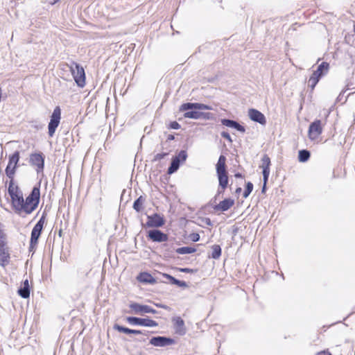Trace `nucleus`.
Returning a JSON list of instances; mask_svg holds the SVG:
<instances>
[{
	"label": "nucleus",
	"mask_w": 355,
	"mask_h": 355,
	"mask_svg": "<svg viewBox=\"0 0 355 355\" xmlns=\"http://www.w3.org/2000/svg\"><path fill=\"white\" fill-rule=\"evenodd\" d=\"M146 237L153 242L162 243L167 241L168 236L159 229H152L147 232Z\"/></svg>",
	"instance_id": "nucleus-11"
},
{
	"label": "nucleus",
	"mask_w": 355,
	"mask_h": 355,
	"mask_svg": "<svg viewBox=\"0 0 355 355\" xmlns=\"http://www.w3.org/2000/svg\"><path fill=\"white\" fill-rule=\"evenodd\" d=\"M270 158L266 154L263 155L261 159V165L262 168V174L263 176H269L270 175Z\"/></svg>",
	"instance_id": "nucleus-23"
},
{
	"label": "nucleus",
	"mask_w": 355,
	"mask_h": 355,
	"mask_svg": "<svg viewBox=\"0 0 355 355\" xmlns=\"http://www.w3.org/2000/svg\"><path fill=\"white\" fill-rule=\"evenodd\" d=\"M217 198L218 197L215 196L213 198H211L210 200V201L209 202L208 205L211 206L213 207V205H216V202Z\"/></svg>",
	"instance_id": "nucleus-48"
},
{
	"label": "nucleus",
	"mask_w": 355,
	"mask_h": 355,
	"mask_svg": "<svg viewBox=\"0 0 355 355\" xmlns=\"http://www.w3.org/2000/svg\"><path fill=\"white\" fill-rule=\"evenodd\" d=\"M184 118L193 119H212L213 114L210 112H203L198 111V110H193L188 112H186L183 114Z\"/></svg>",
	"instance_id": "nucleus-13"
},
{
	"label": "nucleus",
	"mask_w": 355,
	"mask_h": 355,
	"mask_svg": "<svg viewBox=\"0 0 355 355\" xmlns=\"http://www.w3.org/2000/svg\"><path fill=\"white\" fill-rule=\"evenodd\" d=\"M46 214L44 212L39 219V220L37 222V223L34 225L33 228L32 229L31 234V239H30V243L28 247V251L30 252H33V254L35 252L39 239L42 233L45 220H46Z\"/></svg>",
	"instance_id": "nucleus-4"
},
{
	"label": "nucleus",
	"mask_w": 355,
	"mask_h": 355,
	"mask_svg": "<svg viewBox=\"0 0 355 355\" xmlns=\"http://www.w3.org/2000/svg\"><path fill=\"white\" fill-rule=\"evenodd\" d=\"M17 172V170L14 168H11V167H7L5 169V173L6 176L9 178L8 182V188L10 189L12 187H16L17 184L15 183V175Z\"/></svg>",
	"instance_id": "nucleus-24"
},
{
	"label": "nucleus",
	"mask_w": 355,
	"mask_h": 355,
	"mask_svg": "<svg viewBox=\"0 0 355 355\" xmlns=\"http://www.w3.org/2000/svg\"><path fill=\"white\" fill-rule=\"evenodd\" d=\"M60 1V0H53V1L51 2V4H55V3H58Z\"/></svg>",
	"instance_id": "nucleus-54"
},
{
	"label": "nucleus",
	"mask_w": 355,
	"mask_h": 355,
	"mask_svg": "<svg viewBox=\"0 0 355 355\" xmlns=\"http://www.w3.org/2000/svg\"><path fill=\"white\" fill-rule=\"evenodd\" d=\"M113 329L114 330L118 331L119 332H121L125 334H132V329L123 327L122 325H120L119 324H114L113 326Z\"/></svg>",
	"instance_id": "nucleus-34"
},
{
	"label": "nucleus",
	"mask_w": 355,
	"mask_h": 355,
	"mask_svg": "<svg viewBox=\"0 0 355 355\" xmlns=\"http://www.w3.org/2000/svg\"><path fill=\"white\" fill-rule=\"evenodd\" d=\"M248 116L249 118L262 125H265L266 124V119L263 113H261L258 110L250 108L248 110Z\"/></svg>",
	"instance_id": "nucleus-15"
},
{
	"label": "nucleus",
	"mask_w": 355,
	"mask_h": 355,
	"mask_svg": "<svg viewBox=\"0 0 355 355\" xmlns=\"http://www.w3.org/2000/svg\"><path fill=\"white\" fill-rule=\"evenodd\" d=\"M137 280L141 283L146 284H154L157 282L156 279L147 272H140L137 276Z\"/></svg>",
	"instance_id": "nucleus-21"
},
{
	"label": "nucleus",
	"mask_w": 355,
	"mask_h": 355,
	"mask_svg": "<svg viewBox=\"0 0 355 355\" xmlns=\"http://www.w3.org/2000/svg\"><path fill=\"white\" fill-rule=\"evenodd\" d=\"M220 122L222 125L228 128H234L240 132L244 133L245 132V128L236 121L230 119H222Z\"/></svg>",
	"instance_id": "nucleus-17"
},
{
	"label": "nucleus",
	"mask_w": 355,
	"mask_h": 355,
	"mask_svg": "<svg viewBox=\"0 0 355 355\" xmlns=\"http://www.w3.org/2000/svg\"><path fill=\"white\" fill-rule=\"evenodd\" d=\"M268 178L269 176H263V186H262V188H261V193H265L266 191V189H267V182L268 181Z\"/></svg>",
	"instance_id": "nucleus-41"
},
{
	"label": "nucleus",
	"mask_w": 355,
	"mask_h": 355,
	"mask_svg": "<svg viewBox=\"0 0 355 355\" xmlns=\"http://www.w3.org/2000/svg\"><path fill=\"white\" fill-rule=\"evenodd\" d=\"M10 261V248L8 245L7 235L0 224V266L5 268Z\"/></svg>",
	"instance_id": "nucleus-5"
},
{
	"label": "nucleus",
	"mask_w": 355,
	"mask_h": 355,
	"mask_svg": "<svg viewBox=\"0 0 355 355\" xmlns=\"http://www.w3.org/2000/svg\"><path fill=\"white\" fill-rule=\"evenodd\" d=\"M174 139H175L174 135H168L167 140L172 141V140H174Z\"/></svg>",
	"instance_id": "nucleus-50"
},
{
	"label": "nucleus",
	"mask_w": 355,
	"mask_h": 355,
	"mask_svg": "<svg viewBox=\"0 0 355 355\" xmlns=\"http://www.w3.org/2000/svg\"><path fill=\"white\" fill-rule=\"evenodd\" d=\"M187 151L185 150H181L178 155L172 158V159L177 161L178 163L182 164L187 160Z\"/></svg>",
	"instance_id": "nucleus-29"
},
{
	"label": "nucleus",
	"mask_w": 355,
	"mask_h": 355,
	"mask_svg": "<svg viewBox=\"0 0 355 355\" xmlns=\"http://www.w3.org/2000/svg\"><path fill=\"white\" fill-rule=\"evenodd\" d=\"M347 89H350V86H349V84H347V89H346V90H347Z\"/></svg>",
	"instance_id": "nucleus-56"
},
{
	"label": "nucleus",
	"mask_w": 355,
	"mask_h": 355,
	"mask_svg": "<svg viewBox=\"0 0 355 355\" xmlns=\"http://www.w3.org/2000/svg\"><path fill=\"white\" fill-rule=\"evenodd\" d=\"M20 159V153L18 150L15 151L12 154L9 155L8 163L7 167H11L15 170H17L19 167V162Z\"/></svg>",
	"instance_id": "nucleus-20"
},
{
	"label": "nucleus",
	"mask_w": 355,
	"mask_h": 355,
	"mask_svg": "<svg viewBox=\"0 0 355 355\" xmlns=\"http://www.w3.org/2000/svg\"><path fill=\"white\" fill-rule=\"evenodd\" d=\"M145 202V198L140 196L133 202L132 207L137 212H140L143 209V205Z\"/></svg>",
	"instance_id": "nucleus-27"
},
{
	"label": "nucleus",
	"mask_w": 355,
	"mask_h": 355,
	"mask_svg": "<svg viewBox=\"0 0 355 355\" xmlns=\"http://www.w3.org/2000/svg\"><path fill=\"white\" fill-rule=\"evenodd\" d=\"M180 164L178 163L177 161H174L173 159H171V162L170 164V166H168L167 169V173L169 175H171L174 173H175L180 168Z\"/></svg>",
	"instance_id": "nucleus-32"
},
{
	"label": "nucleus",
	"mask_w": 355,
	"mask_h": 355,
	"mask_svg": "<svg viewBox=\"0 0 355 355\" xmlns=\"http://www.w3.org/2000/svg\"><path fill=\"white\" fill-rule=\"evenodd\" d=\"M61 119V109L60 106H56L51 116L50 121L48 125V133L50 137H53L58 127Z\"/></svg>",
	"instance_id": "nucleus-8"
},
{
	"label": "nucleus",
	"mask_w": 355,
	"mask_h": 355,
	"mask_svg": "<svg viewBox=\"0 0 355 355\" xmlns=\"http://www.w3.org/2000/svg\"><path fill=\"white\" fill-rule=\"evenodd\" d=\"M67 65L69 67V70L76 85L79 87H84L85 85L86 76L83 66L74 61H71L70 64Z\"/></svg>",
	"instance_id": "nucleus-6"
},
{
	"label": "nucleus",
	"mask_w": 355,
	"mask_h": 355,
	"mask_svg": "<svg viewBox=\"0 0 355 355\" xmlns=\"http://www.w3.org/2000/svg\"><path fill=\"white\" fill-rule=\"evenodd\" d=\"M221 137L226 139L230 143H232V137L230 136V135L226 132V131H223L221 133Z\"/></svg>",
	"instance_id": "nucleus-43"
},
{
	"label": "nucleus",
	"mask_w": 355,
	"mask_h": 355,
	"mask_svg": "<svg viewBox=\"0 0 355 355\" xmlns=\"http://www.w3.org/2000/svg\"><path fill=\"white\" fill-rule=\"evenodd\" d=\"M178 269L180 272L184 273H195L197 272L196 269H192L189 268H179Z\"/></svg>",
	"instance_id": "nucleus-39"
},
{
	"label": "nucleus",
	"mask_w": 355,
	"mask_h": 355,
	"mask_svg": "<svg viewBox=\"0 0 355 355\" xmlns=\"http://www.w3.org/2000/svg\"><path fill=\"white\" fill-rule=\"evenodd\" d=\"M202 221L204 222L208 226L213 225V223L209 218H202Z\"/></svg>",
	"instance_id": "nucleus-46"
},
{
	"label": "nucleus",
	"mask_w": 355,
	"mask_h": 355,
	"mask_svg": "<svg viewBox=\"0 0 355 355\" xmlns=\"http://www.w3.org/2000/svg\"><path fill=\"white\" fill-rule=\"evenodd\" d=\"M234 205V200L230 198H225L219 203L213 205V209L215 212L221 211L224 212L229 210Z\"/></svg>",
	"instance_id": "nucleus-16"
},
{
	"label": "nucleus",
	"mask_w": 355,
	"mask_h": 355,
	"mask_svg": "<svg viewBox=\"0 0 355 355\" xmlns=\"http://www.w3.org/2000/svg\"><path fill=\"white\" fill-rule=\"evenodd\" d=\"M200 235L198 233H191L189 234V239H191V241H192L193 242H197L200 240Z\"/></svg>",
	"instance_id": "nucleus-42"
},
{
	"label": "nucleus",
	"mask_w": 355,
	"mask_h": 355,
	"mask_svg": "<svg viewBox=\"0 0 355 355\" xmlns=\"http://www.w3.org/2000/svg\"><path fill=\"white\" fill-rule=\"evenodd\" d=\"M176 286H178V287H181V288H187L188 287V284L186 282L181 281L179 279L177 282Z\"/></svg>",
	"instance_id": "nucleus-45"
},
{
	"label": "nucleus",
	"mask_w": 355,
	"mask_h": 355,
	"mask_svg": "<svg viewBox=\"0 0 355 355\" xmlns=\"http://www.w3.org/2000/svg\"><path fill=\"white\" fill-rule=\"evenodd\" d=\"M329 64L327 62H322L320 64L318 65L317 69L313 72V73L319 76L321 78L329 69Z\"/></svg>",
	"instance_id": "nucleus-25"
},
{
	"label": "nucleus",
	"mask_w": 355,
	"mask_h": 355,
	"mask_svg": "<svg viewBox=\"0 0 355 355\" xmlns=\"http://www.w3.org/2000/svg\"><path fill=\"white\" fill-rule=\"evenodd\" d=\"M253 190V184L251 182H248L245 184V190L243 193V196L247 198Z\"/></svg>",
	"instance_id": "nucleus-35"
},
{
	"label": "nucleus",
	"mask_w": 355,
	"mask_h": 355,
	"mask_svg": "<svg viewBox=\"0 0 355 355\" xmlns=\"http://www.w3.org/2000/svg\"><path fill=\"white\" fill-rule=\"evenodd\" d=\"M322 132V128L321 125V121L319 119L315 120L311 123L309 127V137L311 139H316Z\"/></svg>",
	"instance_id": "nucleus-14"
},
{
	"label": "nucleus",
	"mask_w": 355,
	"mask_h": 355,
	"mask_svg": "<svg viewBox=\"0 0 355 355\" xmlns=\"http://www.w3.org/2000/svg\"><path fill=\"white\" fill-rule=\"evenodd\" d=\"M241 191H242V189L241 187H238V188H236L235 193H240L241 192Z\"/></svg>",
	"instance_id": "nucleus-51"
},
{
	"label": "nucleus",
	"mask_w": 355,
	"mask_h": 355,
	"mask_svg": "<svg viewBox=\"0 0 355 355\" xmlns=\"http://www.w3.org/2000/svg\"><path fill=\"white\" fill-rule=\"evenodd\" d=\"M181 128V125L175 121L170 122L168 124V128L173 130H179Z\"/></svg>",
	"instance_id": "nucleus-40"
},
{
	"label": "nucleus",
	"mask_w": 355,
	"mask_h": 355,
	"mask_svg": "<svg viewBox=\"0 0 355 355\" xmlns=\"http://www.w3.org/2000/svg\"><path fill=\"white\" fill-rule=\"evenodd\" d=\"M129 307L132 309V313L144 315L146 313V304H141L137 302H132L129 304Z\"/></svg>",
	"instance_id": "nucleus-22"
},
{
	"label": "nucleus",
	"mask_w": 355,
	"mask_h": 355,
	"mask_svg": "<svg viewBox=\"0 0 355 355\" xmlns=\"http://www.w3.org/2000/svg\"><path fill=\"white\" fill-rule=\"evenodd\" d=\"M234 177L236 178H243V175L241 173L238 172V173H235Z\"/></svg>",
	"instance_id": "nucleus-49"
},
{
	"label": "nucleus",
	"mask_w": 355,
	"mask_h": 355,
	"mask_svg": "<svg viewBox=\"0 0 355 355\" xmlns=\"http://www.w3.org/2000/svg\"><path fill=\"white\" fill-rule=\"evenodd\" d=\"M212 252L211 254L208 256L209 258L214 259H218L222 254V249L219 245L214 244L211 247Z\"/></svg>",
	"instance_id": "nucleus-26"
},
{
	"label": "nucleus",
	"mask_w": 355,
	"mask_h": 355,
	"mask_svg": "<svg viewBox=\"0 0 355 355\" xmlns=\"http://www.w3.org/2000/svg\"><path fill=\"white\" fill-rule=\"evenodd\" d=\"M330 355V354H329Z\"/></svg>",
	"instance_id": "nucleus-57"
},
{
	"label": "nucleus",
	"mask_w": 355,
	"mask_h": 355,
	"mask_svg": "<svg viewBox=\"0 0 355 355\" xmlns=\"http://www.w3.org/2000/svg\"><path fill=\"white\" fill-rule=\"evenodd\" d=\"M58 236H59L60 237H61V236H62V229H60V230H59V232H58Z\"/></svg>",
	"instance_id": "nucleus-53"
},
{
	"label": "nucleus",
	"mask_w": 355,
	"mask_h": 355,
	"mask_svg": "<svg viewBox=\"0 0 355 355\" xmlns=\"http://www.w3.org/2000/svg\"><path fill=\"white\" fill-rule=\"evenodd\" d=\"M157 306H159V307H161V308H164V309H167V306L166 305H162V304H156Z\"/></svg>",
	"instance_id": "nucleus-52"
},
{
	"label": "nucleus",
	"mask_w": 355,
	"mask_h": 355,
	"mask_svg": "<svg viewBox=\"0 0 355 355\" xmlns=\"http://www.w3.org/2000/svg\"><path fill=\"white\" fill-rule=\"evenodd\" d=\"M196 248L191 246H184L178 248L175 250V252L180 254H191L196 252Z\"/></svg>",
	"instance_id": "nucleus-30"
},
{
	"label": "nucleus",
	"mask_w": 355,
	"mask_h": 355,
	"mask_svg": "<svg viewBox=\"0 0 355 355\" xmlns=\"http://www.w3.org/2000/svg\"><path fill=\"white\" fill-rule=\"evenodd\" d=\"M163 277H165L166 279H167L168 280H169L170 283L171 284H173V285H176L177 284V282H178V279H176L175 277H174L173 276L169 275V274H167V273H163Z\"/></svg>",
	"instance_id": "nucleus-37"
},
{
	"label": "nucleus",
	"mask_w": 355,
	"mask_h": 355,
	"mask_svg": "<svg viewBox=\"0 0 355 355\" xmlns=\"http://www.w3.org/2000/svg\"><path fill=\"white\" fill-rule=\"evenodd\" d=\"M168 155V153H157L154 156V158L153 159V162H156L157 160H160L164 159L165 157H166Z\"/></svg>",
	"instance_id": "nucleus-38"
},
{
	"label": "nucleus",
	"mask_w": 355,
	"mask_h": 355,
	"mask_svg": "<svg viewBox=\"0 0 355 355\" xmlns=\"http://www.w3.org/2000/svg\"><path fill=\"white\" fill-rule=\"evenodd\" d=\"M128 324L134 326L155 327L158 326V323L148 317L139 318L135 316H128L126 318Z\"/></svg>",
	"instance_id": "nucleus-7"
},
{
	"label": "nucleus",
	"mask_w": 355,
	"mask_h": 355,
	"mask_svg": "<svg viewBox=\"0 0 355 355\" xmlns=\"http://www.w3.org/2000/svg\"><path fill=\"white\" fill-rule=\"evenodd\" d=\"M148 220L144 225L147 227H154L158 229L165 225V219L159 214L155 213L147 216Z\"/></svg>",
	"instance_id": "nucleus-10"
},
{
	"label": "nucleus",
	"mask_w": 355,
	"mask_h": 355,
	"mask_svg": "<svg viewBox=\"0 0 355 355\" xmlns=\"http://www.w3.org/2000/svg\"><path fill=\"white\" fill-rule=\"evenodd\" d=\"M226 161V157L220 155L216 164V173L218 180V188L217 193L215 195L217 197L224 193L229 184V174Z\"/></svg>",
	"instance_id": "nucleus-1"
},
{
	"label": "nucleus",
	"mask_w": 355,
	"mask_h": 355,
	"mask_svg": "<svg viewBox=\"0 0 355 355\" xmlns=\"http://www.w3.org/2000/svg\"><path fill=\"white\" fill-rule=\"evenodd\" d=\"M311 157V153L309 150L303 149L300 150L298 152V160L300 162H307Z\"/></svg>",
	"instance_id": "nucleus-28"
},
{
	"label": "nucleus",
	"mask_w": 355,
	"mask_h": 355,
	"mask_svg": "<svg viewBox=\"0 0 355 355\" xmlns=\"http://www.w3.org/2000/svg\"><path fill=\"white\" fill-rule=\"evenodd\" d=\"M196 110H198V111L206 110H212L211 106L203 103H196Z\"/></svg>",
	"instance_id": "nucleus-36"
},
{
	"label": "nucleus",
	"mask_w": 355,
	"mask_h": 355,
	"mask_svg": "<svg viewBox=\"0 0 355 355\" xmlns=\"http://www.w3.org/2000/svg\"><path fill=\"white\" fill-rule=\"evenodd\" d=\"M40 200V184L34 186L31 193L24 199V215L32 214L38 207Z\"/></svg>",
	"instance_id": "nucleus-3"
},
{
	"label": "nucleus",
	"mask_w": 355,
	"mask_h": 355,
	"mask_svg": "<svg viewBox=\"0 0 355 355\" xmlns=\"http://www.w3.org/2000/svg\"><path fill=\"white\" fill-rule=\"evenodd\" d=\"M8 193L10 197L11 207L15 213L21 217H25L24 214V198L22 191L18 185L8 189Z\"/></svg>",
	"instance_id": "nucleus-2"
},
{
	"label": "nucleus",
	"mask_w": 355,
	"mask_h": 355,
	"mask_svg": "<svg viewBox=\"0 0 355 355\" xmlns=\"http://www.w3.org/2000/svg\"><path fill=\"white\" fill-rule=\"evenodd\" d=\"M149 343L155 347H166L175 343V340L170 337L157 336L152 337Z\"/></svg>",
	"instance_id": "nucleus-12"
},
{
	"label": "nucleus",
	"mask_w": 355,
	"mask_h": 355,
	"mask_svg": "<svg viewBox=\"0 0 355 355\" xmlns=\"http://www.w3.org/2000/svg\"><path fill=\"white\" fill-rule=\"evenodd\" d=\"M174 324L175 332L181 336H183L186 333L184 328V321L179 316L174 317L172 319Z\"/></svg>",
	"instance_id": "nucleus-19"
},
{
	"label": "nucleus",
	"mask_w": 355,
	"mask_h": 355,
	"mask_svg": "<svg viewBox=\"0 0 355 355\" xmlns=\"http://www.w3.org/2000/svg\"><path fill=\"white\" fill-rule=\"evenodd\" d=\"M149 333L148 331H142V330H138V329H132V334L135 335H147Z\"/></svg>",
	"instance_id": "nucleus-44"
},
{
	"label": "nucleus",
	"mask_w": 355,
	"mask_h": 355,
	"mask_svg": "<svg viewBox=\"0 0 355 355\" xmlns=\"http://www.w3.org/2000/svg\"><path fill=\"white\" fill-rule=\"evenodd\" d=\"M157 313V311L154 309L153 308H152L151 306L147 305V308H146V313H153V314H155Z\"/></svg>",
	"instance_id": "nucleus-47"
},
{
	"label": "nucleus",
	"mask_w": 355,
	"mask_h": 355,
	"mask_svg": "<svg viewBox=\"0 0 355 355\" xmlns=\"http://www.w3.org/2000/svg\"><path fill=\"white\" fill-rule=\"evenodd\" d=\"M45 156L42 152L34 153L30 155L29 163L31 166H35L37 174L42 173L44 168Z\"/></svg>",
	"instance_id": "nucleus-9"
},
{
	"label": "nucleus",
	"mask_w": 355,
	"mask_h": 355,
	"mask_svg": "<svg viewBox=\"0 0 355 355\" xmlns=\"http://www.w3.org/2000/svg\"><path fill=\"white\" fill-rule=\"evenodd\" d=\"M163 246H164V248H168V245L167 243H164V244L163 245Z\"/></svg>",
	"instance_id": "nucleus-55"
},
{
	"label": "nucleus",
	"mask_w": 355,
	"mask_h": 355,
	"mask_svg": "<svg viewBox=\"0 0 355 355\" xmlns=\"http://www.w3.org/2000/svg\"><path fill=\"white\" fill-rule=\"evenodd\" d=\"M196 103H185L180 105L179 108L180 112H188L190 110H196Z\"/></svg>",
	"instance_id": "nucleus-31"
},
{
	"label": "nucleus",
	"mask_w": 355,
	"mask_h": 355,
	"mask_svg": "<svg viewBox=\"0 0 355 355\" xmlns=\"http://www.w3.org/2000/svg\"><path fill=\"white\" fill-rule=\"evenodd\" d=\"M17 293L21 297L24 299L29 298L31 288L29 286L28 280L27 279L22 282L21 285L17 290Z\"/></svg>",
	"instance_id": "nucleus-18"
},
{
	"label": "nucleus",
	"mask_w": 355,
	"mask_h": 355,
	"mask_svg": "<svg viewBox=\"0 0 355 355\" xmlns=\"http://www.w3.org/2000/svg\"><path fill=\"white\" fill-rule=\"evenodd\" d=\"M320 79V78L319 76H317L314 73L311 74L309 79V87H311V91L314 89Z\"/></svg>",
	"instance_id": "nucleus-33"
}]
</instances>
